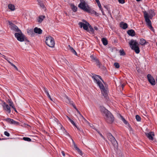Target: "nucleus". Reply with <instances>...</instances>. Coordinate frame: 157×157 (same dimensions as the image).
I'll use <instances>...</instances> for the list:
<instances>
[{"label":"nucleus","mask_w":157,"mask_h":157,"mask_svg":"<svg viewBox=\"0 0 157 157\" xmlns=\"http://www.w3.org/2000/svg\"><path fill=\"white\" fill-rule=\"evenodd\" d=\"M59 124L60 126L61 129L63 132V133L69 136V134L67 132L64 128L60 124Z\"/></svg>","instance_id":"obj_20"},{"label":"nucleus","mask_w":157,"mask_h":157,"mask_svg":"<svg viewBox=\"0 0 157 157\" xmlns=\"http://www.w3.org/2000/svg\"><path fill=\"white\" fill-rule=\"evenodd\" d=\"M88 27H89V29L88 28V30L86 31L91 33H94V30L93 28L91 26L90 24V25L88 26Z\"/></svg>","instance_id":"obj_24"},{"label":"nucleus","mask_w":157,"mask_h":157,"mask_svg":"<svg viewBox=\"0 0 157 157\" xmlns=\"http://www.w3.org/2000/svg\"><path fill=\"white\" fill-rule=\"evenodd\" d=\"M92 12H94V13L95 14H96L97 13L96 12H95L94 11V10H93V11H92Z\"/></svg>","instance_id":"obj_62"},{"label":"nucleus","mask_w":157,"mask_h":157,"mask_svg":"<svg viewBox=\"0 0 157 157\" xmlns=\"http://www.w3.org/2000/svg\"><path fill=\"white\" fill-rule=\"evenodd\" d=\"M120 52L121 56H124L125 55V53L123 50H120Z\"/></svg>","instance_id":"obj_40"},{"label":"nucleus","mask_w":157,"mask_h":157,"mask_svg":"<svg viewBox=\"0 0 157 157\" xmlns=\"http://www.w3.org/2000/svg\"><path fill=\"white\" fill-rule=\"evenodd\" d=\"M127 33L129 35L132 36H134L135 34V31L132 29L128 30L127 31Z\"/></svg>","instance_id":"obj_17"},{"label":"nucleus","mask_w":157,"mask_h":157,"mask_svg":"<svg viewBox=\"0 0 157 157\" xmlns=\"http://www.w3.org/2000/svg\"><path fill=\"white\" fill-rule=\"evenodd\" d=\"M97 3H98L100 2L99 1V0H95Z\"/></svg>","instance_id":"obj_58"},{"label":"nucleus","mask_w":157,"mask_h":157,"mask_svg":"<svg viewBox=\"0 0 157 157\" xmlns=\"http://www.w3.org/2000/svg\"><path fill=\"white\" fill-rule=\"evenodd\" d=\"M122 121H123V122L126 124L127 123V121H126V120L124 119H123Z\"/></svg>","instance_id":"obj_47"},{"label":"nucleus","mask_w":157,"mask_h":157,"mask_svg":"<svg viewBox=\"0 0 157 157\" xmlns=\"http://www.w3.org/2000/svg\"><path fill=\"white\" fill-rule=\"evenodd\" d=\"M136 118L137 121H140V120H141L140 117L138 115H136Z\"/></svg>","instance_id":"obj_42"},{"label":"nucleus","mask_w":157,"mask_h":157,"mask_svg":"<svg viewBox=\"0 0 157 157\" xmlns=\"http://www.w3.org/2000/svg\"><path fill=\"white\" fill-rule=\"evenodd\" d=\"M66 117H67V118L68 119V120L70 121L71 122V124L74 126L75 127H76V125L75 124V123L74 122V121L72 120L70 117H69L68 116H66Z\"/></svg>","instance_id":"obj_36"},{"label":"nucleus","mask_w":157,"mask_h":157,"mask_svg":"<svg viewBox=\"0 0 157 157\" xmlns=\"http://www.w3.org/2000/svg\"><path fill=\"white\" fill-rule=\"evenodd\" d=\"M7 61L10 64V65L12 66V64H13V63H11L8 60H7Z\"/></svg>","instance_id":"obj_56"},{"label":"nucleus","mask_w":157,"mask_h":157,"mask_svg":"<svg viewBox=\"0 0 157 157\" xmlns=\"http://www.w3.org/2000/svg\"><path fill=\"white\" fill-rule=\"evenodd\" d=\"M97 4H98V5L99 7L100 8V10H102L103 9L101 8V4L100 3V2L98 3Z\"/></svg>","instance_id":"obj_44"},{"label":"nucleus","mask_w":157,"mask_h":157,"mask_svg":"<svg viewBox=\"0 0 157 157\" xmlns=\"http://www.w3.org/2000/svg\"><path fill=\"white\" fill-rule=\"evenodd\" d=\"M120 117H121V119L122 120L123 119H124V118L123 117L121 116V115H120Z\"/></svg>","instance_id":"obj_60"},{"label":"nucleus","mask_w":157,"mask_h":157,"mask_svg":"<svg viewBox=\"0 0 157 157\" xmlns=\"http://www.w3.org/2000/svg\"><path fill=\"white\" fill-rule=\"evenodd\" d=\"M107 136L108 138V139L109 140H110V141L115 139L114 138V137L110 133H109L108 134Z\"/></svg>","instance_id":"obj_28"},{"label":"nucleus","mask_w":157,"mask_h":157,"mask_svg":"<svg viewBox=\"0 0 157 157\" xmlns=\"http://www.w3.org/2000/svg\"><path fill=\"white\" fill-rule=\"evenodd\" d=\"M114 65L115 66V67L117 68H118L120 67L119 65V63H114Z\"/></svg>","instance_id":"obj_41"},{"label":"nucleus","mask_w":157,"mask_h":157,"mask_svg":"<svg viewBox=\"0 0 157 157\" xmlns=\"http://www.w3.org/2000/svg\"><path fill=\"white\" fill-rule=\"evenodd\" d=\"M100 109L104 116L109 112L103 106H101L100 107Z\"/></svg>","instance_id":"obj_15"},{"label":"nucleus","mask_w":157,"mask_h":157,"mask_svg":"<svg viewBox=\"0 0 157 157\" xmlns=\"http://www.w3.org/2000/svg\"><path fill=\"white\" fill-rule=\"evenodd\" d=\"M147 43V42L144 39H141L140 40V44L141 45H144L146 44Z\"/></svg>","instance_id":"obj_31"},{"label":"nucleus","mask_w":157,"mask_h":157,"mask_svg":"<svg viewBox=\"0 0 157 157\" xmlns=\"http://www.w3.org/2000/svg\"><path fill=\"white\" fill-rule=\"evenodd\" d=\"M61 153H62V154L63 155L64 157V156H65V152H64V151H62Z\"/></svg>","instance_id":"obj_49"},{"label":"nucleus","mask_w":157,"mask_h":157,"mask_svg":"<svg viewBox=\"0 0 157 157\" xmlns=\"http://www.w3.org/2000/svg\"><path fill=\"white\" fill-rule=\"evenodd\" d=\"M73 143L74 145V147L75 148V149L77 151L78 153L81 155H82V152L80 150V149L77 146L76 144H75L74 141L72 140Z\"/></svg>","instance_id":"obj_16"},{"label":"nucleus","mask_w":157,"mask_h":157,"mask_svg":"<svg viewBox=\"0 0 157 157\" xmlns=\"http://www.w3.org/2000/svg\"><path fill=\"white\" fill-rule=\"evenodd\" d=\"M101 41L104 45H106L108 44V41L106 38H102L101 39Z\"/></svg>","instance_id":"obj_26"},{"label":"nucleus","mask_w":157,"mask_h":157,"mask_svg":"<svg viewBox=\"0 0 157 157\" xmlns=\"http://www.w3.org/2000/svg\"><path fill=\"white\" fill-rule=\"evenodd\" d=\"M120 26L123 29H125L127 28L128 25L126 23H124V22H121L120 23Z\"/></svg>","instance_id":"obj_19"},{"label":"nucleus","mask_w":157,"mask_h":157,"mask_svg":"<svg viewBox=\"0 0 157 157\" xmlns=\"http://www.w3.org/2000/svg\"><path fill=\"white\" fill-rule=\"evenodd\" d=\"M121 87H122V88L123 89L124 87V85H122L121 86Z\"/></svg>","instance_id":"obj_63"},{"label":"nucleus","mask_w":157,"mask_h":157,"mask_svg":"<svg viewBox=\"0 0 157 157\" xmlns=\"http://www.w3.org/2000/svg\"><path fill=\"white\" fill-rule=\"evenodd\" d=\"M145 134L149 140H153V137L155 136V135L153 132H151L148 133H146Z\"/></svg>","instance_id":"obj_12"},{"label":"nucleus","mask_w":157,"mask_h":157,"mask_svg":"<svg viewBox=\"0 0 157 157\" xmlns=\"http://www.w3.org/2000/svg\"><path fill=\"white\" fill-rule=\"evenodd\" d=\"M39 5H40V6L42 8L44 9L45 8V6L44 5L42 2H39Z\"/></svg>","instance_id":"obj_39"},{"label":"nucleus","mask_w":157,"mask_h":157,"mask_svg":"<svg viewBox=\"0 0 157 157\" xmlns=\"http://www.w3.org/2000/svg\"><path fill=\"white\" fill-rule=\"evenodd\" d=\"M46 94H47V95L48 96V97H50V95L48 92V93H47Z\"/></svg>","instance_id":"obj_54"},{"label":"nucleus","mask_w":157,"mask_h":157,"mask_svg":"<svg viewBox=\"0 0 157 157\" xmlns=\"http://www.w3.org/2000/svg\"><path fill=\"white\" fill-rule=\"evenodd\" d=\"M27 32L29 33V35H30L31 36H33V30L32 29H28Z\"/></svg>","instance_id":"obj_37"},{"label":"nucleus","mask_w":157,"mask_h":157,"mask_svg":"<svg viewBox=\"0 0 157 157\" xmlns=\"http://www.w3.org/2000/svg\"><path fill=\"white\" fill-rule=\"evenodd\" d=\"M34 31L36 33L41 34L42 33V31L40 28L35 27L34 29Z\"/></svg>","instance_id":"obj_18"},{"label":"nucleus","mask_w":157,"mask_h":157,"mask_svg":"<svg viewBox=\"0 0 157 157\" xmlns=\"http://www.w3.org/2000/svg\"><path fill=\"white\" fill-rule=\"evenodd\" d=\"M12 66L17 71H18L17 68L14 64H12Z\"/></svg>","instance_id":"obj_46"},{"label":"nucleus","mask_w":157,"mask_h":157,"mask_svg":"<svg viewBox=\"0 0 157 157\" xmlns=\"http://www.w3.org/2000/svg\"><path fill=\"white\" fill-rule=\"evenodd\" d=\"M104 116L105 121L108 123L111 124L114 121V117L110 112L105 115Z\"/></svg>","instance_id":"obj_3"},{"label":"nucleus","mask_w":157,"mask_h":157,"mask_svg":"<svg viewBox=\"0 0 157 157\" xmlns=\"http://www.w3.org/2000/svg\"><path fill=\"white\" fill-rule=\"evenodd\" d=\"M10 24L11 25V29L12 30L16 32L17 33H18L21 31L18 27L12 23H10Z\"/></svg>","instance_id":"obj_13"},{"label":"nucleus","mask_w":157,"mask_h":157,"mask_svg":"<svg viewBox=\"0 0 157 157\" xmlns=\"http://www.w3.org/2000/svg\"><path fill=\"white\" fill-rule=\"evenodd\" d=\"M46 94H47V95L48 96V97H50V95L48 92V93H47Z\"/></svg>","instance_id":"obj_55"},{"label":"nucleus","mask_w":157,"mask_h":157,"mask_svg":"<svg viewBox=\"0 0 157 157\" xmlns=\"http://www.w3.org/2000/svg\"><path fill=\"white\" fill-rule=\"evenodd\" d=\"M147 78L149 82L151 85L154 86L155 84V81L153 77L151 75H147Z\"/></svg>","instance_id":"obj_8"},{"label":"nucleus","mask_w":157,"mask_h":157,"mask_svg":"<svg viewBox=\"0 0 157 157\" xmlns=\"http://www.w3.org/2000/svg\"><path fill=\"white\" fill-rule=\"evenodd\" d=\"M4 134L7 136H10V134L7 131H5L4 132Z\"/></svg>","instance_id":"obj_43"},{"label":"nucleus","mask_w":157,"mask_h":157,"mask_svg":"<svg viewBox=\"0 0 157 157\" xmlns=\"http://www.w3.org/2000/svg\"><path fill=\"white\" fill-rule=\"evenodd\" d=\"M90 58L93 60H94L96 62L97 65L99 64V60H98L97 59L95 58L93 56H90Z\"/></svg>","instance_id":"obj_32"},{"label":"nucleus","mask_w":157,"mask_h":157,"mask_svg":"<svg viewBox=\"0 0 157 157\" xmlns=\"http://www.w3.org/2000/svg\"><path fill=\"white\" fill-rule=\"evenodd\" d=\"M107 136L108 138V139L109 140H110V141L115 139L114 138V137L110 133H109L108 134Z\"/></svg>","instance_id":"obj_29"},{"label":"nucleus","mask_w":157,"mask_h":157,"mask_svg":"<svg viewBox=\"0 0 157 157\" xmlns=\"http://www.w3.org/2000/svg\"><path fill=\"white\" fill-rule=\"evenodd\" d=\"M9 105L12 108H13L14 110L15 111L17 112V110L14 107L13 102L10 100H9Z\"/></svg>","instance_id":"obj_23"},{"label":"nucleus","mask_w":157,"mask_h":157,"mask_svg":"<svg viewBox=\"0 0 157 157\" xmlns=\"http://www.w3.org/2000/svg\"><path fill=\"white\" fill-rule=\"evenodd\" d=\"M14 35L17 40L19 41L23 42L24 41L25 36L22 34L21 31L18 33H15Z\"/></svg>","instance_id":"obj_6"},{"label":"nucleus","mask_w":157,"mask_h":157,"mask_svg":"<svg viewBox=\"0 0 157 157\" xmlns=\"http://www.w3.org/2000/svg\"><path fill=\"white\" fill-rule=\"evenodd\" d=\"M79 119H80L81 120H82V122L84 123H86V122H85L84 120H83V119H82V118H80ZM87 123H88V122H86Z\"/></svg>","instance_id":"obj_52"},{"label":"nucleus","mask_w":157,"mask_h":157,"mask_svg":"<svg viewBox=\"0 0 157 157\" xmlns=\"http://www.w3.org/2000/svg\"><path fill=\"white\" fill-rule=\"evenodd\" d=\"M100 88L101 92L104 97L107 96V91L101 82L100 81L96 83Z\"/></svg>","instance_id":"obj_7"},{"label":"nucleus","mask_w":157,"mask_h":157,"mask_svg":"<svg viewBox=\"0 0 157 157\" xmlns=\"http://www.w3.org/2000/svg\"><path fill=\"white\" fill-rule=\"evenodd\" d=\"M82 21H83V23H86H86H88L86 21L84 20H82Z\"/></svg>","instance_id":"obj_51"},{"label":"nucleus","mask_w":157,"mask_h":157,"mask_svg":"<svg viewBox=\"0 0 157 157\" xmlns=\"http://www.w3.org/2000/svg\"><path fill=\"white\" fill-rule=\"evenodd\" d=\"M50 99V100L52 101H53V100H52V98H51V96H50V97H48Z\"/></svg>","instance_id":"obj_61"},{"label":"nucleus","mask_w":157,"mask_h":157,"mask_svg":"<svg viewBox=\"0 0 157 157\" xmlns=\"http://www.w3.org/2000/svg\"><path fill=\"white\" fill-rule=\"evenodd\" d=\"M107 136L108 138V139L109 140H110V141L115 139L114 138V137L110 133H109L108 134Z\"/></svg>","instance_id":"obj_27"},{"label":"nucleus","mask_w":157,"mask_h":157,"mask_svg":"<svg viewBox=\"0 0 157 157\" xmlns=\"http://www.w3.org/2000/svg\"><path fill=\"white\" fill-rule=\"evenodd\" d=\"M2 106L4 109L8 113H10L11 112V109L9 106L5 102H4Z\"/></svg>","instance_id":"obj_11"},{"label":"nucleus","mask_w":157,"mask_h":157,"mask_svg":"<svg viewBox=\"0 0 157 157\" xmlns=\"http://www.w3.org/2000/svg\"><path fill=\"white\" fill-rule=\"evenodd\" d=\"M8 6L9 9L12 11H13L15 10L14 6L13 4H9L8 5Z\"/></svg>","instance_id":"obj_22"},{"label":"nucleus","mask_w":157,"mask_h":157,"mask_svg":"<svg viewBox=\"0 0 157 157\" xmlns=\"http://www.w3.org/2000/svg\"><path fill=\"white\" fill-rule=\"evenodd\" d=\"M76 110L77 111V113H78V114H79V113H80V112L77 109V110Z\"/></svg>","instance_id":"obj_59"},{"label":"nucleus","mask_w":157,"mask_h":157,"mask_svg":"<svg viewBox=\"0 0 157 157\" xmlns=\"http://www.w3.org/2000/svg\"><path fill=\"white\" fill-rule=\"evenodd\" d=\"M71 7L72 10L74 12H76L77 10V7L75 6L74 5L72 4L71 5Z\"/></svg>","instance_id":"obj_33"},{"label":"nucleus","mask_w":157,"mask_h":157,"mask_svg":"<svg viewBox=\"0 0 157 157\" xmlns=\"http://www.w3.org/2000/svg\"><path fill=\"white\" fill-rule=\"evenodd\" d=\"M100 136L103 139H104V140H105V138H104V137L103 136V135H102V134H101V133H100Z\"/></svg>","instance_id":"obj_50"},{"label":"nucleus","mask_w":157,"mask_h":157,"mask_svg":"<svg viewBox=\"0 0 157 157\" xmlns=\"http://www.w3.org/2000/svg\"><path fill=\"white\" fill-rule=\"evenodd\" d=\"M110 141L114 146L116 147H117V143L115 139L111 141Z\"/></svg>","instance_id":"obj_30"},{"label":"nucleus","mask_w":157,"mask_h":157,"mask_svg":"<svg viewBox=\"0 0 157 157\" xmlns=\"http://www.w3.org/2000/svg\"><path fill=\"white\" fill-rule=\"evenodd\" d=\"M44 90L46 94L47 93H48V90L46 88H44Z\"/></svg>","instance_id":"obj_48"},{"label":"nucleus","mask_w":157,"mask_h":157,"mask_svg":"<svg viewBox=\"0 0 157 157\" xmlns=\"http://www.w3.org/2000/svg\"><path fill=\"white\" fill-rule=\"evenodd\" d=\"M101 12H102V15H105V13H104V11H103V9H102V10H101Z\"/></svg>","instance_id":"obj_53"},{"label":"nucleus","mask_w":157,"mask_h":157,"mask_svg":"<svg viewBox=\"0 0 157 157\" xmlns=\"http://www.w3.org/2000/svg\"><path fill=\"white\" fill-rule=\"evenodd\" d=\"M129 44L132 49L134 50L136 53H139L140 50L139 47V44L136 40H131L129 42Z\"/></svg>","instance_id":"obj_2"},{"label":"nucleus","mask_w":157,"mask_h":157,"mask_svg":"<svg viewBox=\"0 0 157 157\" xmlns=\"http://www.w3.org/2000/svg\"><path fill=\"white\" fill-rule=\"evenodd\" d=\"M155 15L154 11L151 10L149 11L148 13L146 12H144V16L145 21L146 22L147 25L149 27V28L152 30L154 29L151 25V23L150 19H152L153 17Z\"/></svg>","instance_id":"obj_1"},{"label":"nucleus","mask_w":157,"mask_h":157,"mask_svg":"<svg viewBox=\"0 0 157 157\" xmlns=\"http://www.w3.org/2000/svg\"><path fill=\"white\" fill-rule=\"evenodd\" d=\"M23 140L25 141H26L29 142L31 141V139L29 137H24L23 138Z\"/></svg>","instance_id":"obj_38"},{"label":"nucleus","mask_w":157,"mask_h":157,"mask_svg":"<svg viewBox=\"0 0 157 157\" xmlns=\"http://www.w3.org/2000/svg\"><path fill=\"white\" fill-rule=\"evenodd\" d=\"M45 18V16H44L41 15L39 16L37 19L38 22L40 23H41Z\"/></svg>","instance_id":"obj_21"},{"label":"nucleus","mask_w":157,"mask_h":157,"mask_svg":"<svg viewBox=\"0 0 157 157\" xmlns=\"http://www.w3.org/2000/svg\"><path fill=\"white\" fill-rule=\"evenodd\" d=\"M78 119L80 118H82L83 119L84 121L86 122H87V121L84 117L81 114V113L78 114Z\"/></svg>","instance_id":"obj_34"},{"label":"nucleus","mask_w":157,"mask_h":157,"mask_svg":"<svg viewBox=\"0 0 157 157\" xmlns=\"http://www.w3.org/2000/svg\"><path fill=\"white\" fill-rule=\"evenodd\" d=\"M69 47V49L70 50L71 52H72L75 55H77V53L75 51V50L73 49V48L71 47L70 45Z\"/></svg>","instance_id":"obj_35"},{"label":"nucleus","mask_w":157,"mask_h":157,"mask_svg":"<svg viewBox=\"0 0 157 157\" xmlns=\"http://www.w3.org/2000/svg\"><path fill=\"white\" fill-rule=\"evenodd\" d=\"M92 78L94 79V82L96 83H98V82L100 81L99 80V79L101 80L103 82H104L102 80L101 77L98 75H94L92 77Z\"/></svg>","instance_id":"obj_14"},{"label":"nucleus","mask_w":157,"mask_h":157,"mask_svg":"<svg viewBox=\"0 0 157 157\" xmlns=\"http://www.w3.org/2000/svg\"><path fill=\"white\" fill-rule=\"evenodd\" d=\"M5 120L6 121L11 124H14L16 125H19V124L18 122L10 118H6Z\"/></svg>","instance_id":"obj_10"},{"label":"nucleus","mask_w":157,"mask_h":157,"mask_svg":"<svg viewBox=\"0 0 157 157\" xmlns=\"http://www.w3.org/2000/svg\"><path fill=\"white\" fill-rule=\"evenodd\" d=\"M46 43L47 45L51 48H53L55 44L54 39L51 36L46 37Z\"/></svg>","instance_id":"obj_4"},{"label":"nucleus","mask_w":157,"mask_h":157,"mask_svg":"<svg viewBox=\"0 0 157 157\" xmlns=\"http://www.w3.org/2000/svg\"><path fill=\"white\" fill-rule=\"evenodd\" d=\"M75 127L77 128L78 130H80V129L79 128H78V127L76 126V127Z\"/></svg>","instance_id":"obj_64"},{"label":"nucleus","mask_w":157,"mask_h":157,"mask_svg":"<svg viewBox=\"0 0 157 157\" xmlns=\"http://www.w3.org/2000/svg\"><path fill=\"white\" fill-rule=\"evenodd\" d=\"M78 7L85 11L89 13H91V10L88 5H86L85 2H81L78 5Z\"/></svg>","instance_id":"obj_5"},{"label":"nucleus","mask_w":157,"mask_h":157,"mask_svg":"<svg viewBox=\"0 0 157 157\" xmlns=\"http://www.w3.org/2000/svg\"><path fill=\"white\" fill-rule=\"evenodd\" d=\"M73 106L76 110H77V108L75 105H73Z\"/></svg>","instance_id":"obj_57"},{"label":"nucleus","mask_w":157,"mask_h":157,"mask_svg":"<svg viewBox=\"0 0 157 157\" xmlns=\"http://www.w3.org/2000/svg\"><path fill=\"white\" fill-rule=\"evenodd\" d=\"M58 121V120L57 119L54 118V119L53 120V121H52V122L54 123L55 122H56L57 123Z\"/></svg>","instance_id":"obj_45"},{"label":"nucleus","mask_w":157,"mask_h":157,"mask_svg":"<svg viewBox=\"0 0 157 157\" xmlns=\"http://www.w3.org/2000/svg\"><path fill=\"white\" fill-rule=\"evenodd\" d=\"M64 97L65 98V101L67 103H71L72 101L65 94L64 95Z\"/></svg>","instance_id":"obj_25"},{"label":"nucleus","mask_w":157,"mask_h":157,"mask_svg":"<svg viewBox=\"0 0 157 157\" xmlns=\"http://www.w3.org/2000/svg\"><path fill=\"white\" fill-rule=\"evenodd\" d=\"M78 25L81 28L83 27V29L86 30H87L88 27L90 25V24L88 23H86V24L83 22H79L78 23Z\"/></svg>","instance_id":"obj_9"}]
</instances>
